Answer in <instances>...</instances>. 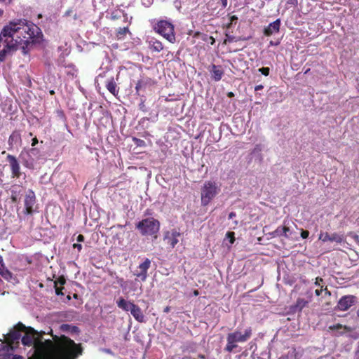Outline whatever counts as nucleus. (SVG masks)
<instances>
[{"label":"nucleus","mask_w":359,"mask_h":359,"mask_svg":"<svg viewBox=\"0 0 359 359\" xmlns=\"http://www.w3.org/2000/svg\"><path fill=\"white\" fill-rule=\"evenodd\" d=\"M42 36L41 29L32 22L25 19L10 21L0 33V62L19 46L25 49L31 43L40 42Z\"/></svg>","instance_id":"f257e3e1"},{"label":"nucleus","mask_w":359,"mask_h":359,"mask_svg":"<svg viewBox=\"0 0 359 359\" xmlns=\"http://www.w3.org/2000/svg\"><path fill=\"white\" fill-rule=\"evenodd\" d=\"M252 332V328L248 327L243 333L237 330L229 333L226 335V345L224 350L229 353L233 351L238 347V343H245L251 337Z\"/></svg>","instance_id":"f03ea898"},{"label":"nucleus","mask_w":359,"mask_h":359,"mask_svg":"<svg viewBox=\"0 0 359 359\" xmlns=\"http://www.w3.org/2000/svg\"><path fill=\"white\" fill-rule=\"evenodd\" d=\"M219 191L220 188L215 182L205 181L201 189V205H208Z\"/></svg>","instance_id":"7ed1b4c3"},{"label":"nucleus","mask_w":359,"mask_h":359,"mask_svg":"<svg viewBox=\"0 0 359 359\" xmlns=\"http://www.w3.org/2000/svg\"><path fill=\"white\" fill-rule=\"evenodd\" d=\"M136 228L140 231L142 235H149L156 238L157 233L160 229V222L153 217L146 218L139 222L136 224Z\"/></svg>","instance_id":"20e7f679"},{"label":"nucleus","mask_w":359,"mask_h":359,"mask_svg":"<svg viewBox=\"0 0 359 359\" xmlns=\"http://www.w3.org/2000/svg\"><path fill=\"white\" fill-rule=\"evenodd\" d=\"M153 29L169 42L172 43L175 42V27L172 22L165 20H161L154 25Z\"/></svg>","instance_id":"39448f33"},{"label":"nucleus","mask_w":359,"mask_h":359,"mask_svg":"<svg viewBox=\"0 0 359 359\" xmlns=\"http://www.w3.org/2000/svg\"><path fill=\"white\" fill-rule=\"evenodd\" d=\"M118 308L125 311H130L133 318L139 323L145 322L144 316L139 306L135 304L133 302L126 301L123 297H121L116 302Z\"/></svg>","instance_id":"423d86ee"},{"label":"nucleus","mask_w":359,"mask_h":359,"mask_svg":"<svg viewBox=\"0 0 359 359\" xmlns=\"http://www.w3.org/2000/svg\"><path fill=\"white\" fill-rule=\"evenodd\" d=\"M81 348L79 345L74 343V341L69 340L67 346L58 348L56 354L58 359H75L81 354Z\"/></svg>","instance_id":"0eeeda50"},{"label":"nucleus","mask_w":359,"mask_h":359,"mask_svg":"<svg viewBox=\"0 0 359 359\" xmlns=\"http://www.w3.org/2000/svg\"><path fill=\"white\" fill-rule=\"evenodd\" d=\"M313 295L310 292H307V299L299 297L297 298L295 304L289 307L291 313H301L302 309L306 307L312 301Z\"/></svg>","instance_id":"6e6552de"},{"label":"nucleus","mask_w":359,"mask_h":359,"mask_svg":"<svg viewBox=\"0 0 359 359\" xmlns=\"http://www.w3.org/2000/svg\"><path fill=\"white\" fill-rule=\"evenodd\" d=\"M36 203V196L34 192L32 189H29L24 199L25 210L24 213L26 215H32L34 212L35 210L34 206Z\"/></svg>","instance_id":"1a4fd4ad"},{"label":"nucleus","mask_w":359,"mask_h":359,"mask_svg":"<svg viewBox=\"0 0 359 359\" xmlns=\"http://www.w3.org/2000/svg\"><path fill=\"white\" fill-rule=\"evenodd\" d=\"M104 79V76L100 74L95 81V85L96 87L100 88V84L104 83L107 90L114 95H116L118 93V88H117V85L114 81V78L111 77L110 79H107L105 81H102Z\"/></svg>","instance_id":"9d476101"},{"label":"nucleus","mask_w":359,"mask_h":359,"mask_svg":"<svg viewBox=\"0 0 359 359\" xmlns=\"http://www.w3.org/2000/svg\"><path fill=\"white\" fill-rule=\"evenodd\" d=\"M6 161L9 163L11 172V177L16 179L20 178L22 175V172L18 158L13 155L8 154L6 156Z\"/></svg>","instance_id":"9b49d317"},{"label":"nucleus","mask_w":359,"mask_h":359,"mask_svg":"<svg viewBox=\"0 0 359 359\" xmlns=\"http://www.w3.org/2000/svg\"><path fill=\"white\" fill-rule=\"evenodd\" d=\"M357 302V298L354 295H345L341 297L338 301L337 309L341 311L348 310Z\"/></svg>","instance_id":"f8f14e48"},{"label":"nucleus","mask_w":359,"mask_h":359,"mask_svg":"<svg viewBox=\"0 0 359 359\" xmlns=\"http://www.w3.org/2000/svg\"><path fill=\"white\" fill-rule=\"evenodd\" d=\"M39 153V150L36 148H32L29 149L28 152H27V157L23 156V153L22 152L20 154V157L22 158V162L23 165L30 170H34L35 167V161L34 159L31 156V154H37Z\"/></svg>","instance_id":"ddd939ff"},{"label":"nucleus","mask_w":359,"mask_h":359,"mask_svg":"<svg viewBox=\"0 0 359 359\" xmlns=\"http://www.w3.org/2000/svg\"><path fill=\"white\" fill-rule=\"evenodd\" d=\"M25 335L22 337V344L25 346H31L34 343V336L38 334V332L32 327H26L24 331Z\"/></svg>","instance_id":"4468645a"},{"label":"nucleus","mask_w":359,"mask_h":359,"mask_svg":"<svg viewBox=\"0 0 359 359\" xmlns=\"http://www.w3.org/2000/svg\"><path fill=\"white\" fill-rule=\"evenodd\" d=\"M181 236V233L176 229L168 231L164 233V241H167V243L172 248H174L178 243V238Z\"/></svg>","instance_id":"2eb2a0df"},{"label":"nucleus","mask_w":359,"mask_h":359,"mask_svg":"<svg viewBox=\"0 0 359 359\" xmlns=\"http://www.w3.org/2000/svg\"><path fill=\"white\" fill-rule=\"evenodd\" d=\"M151 265V260L146 258L145 260L139 265L138 270L134 273V275L140 278L142 281H145L147 278V271Z\"/></svg>","instance_id":"dca6fc26"},{"label":"nucleus","mask_w":359,"mask_h":359,"mask_svg":"<svg viewBox=\"0 0 359 359\" xmlns=\"http://www.w3.org/2000/svg\"><path fill=\"white\" fill-rule=\"evenodd\" d=\"M25 330L26 326L23 323L21 322L18 323L14 327V329L8 334V339L12 343L15 341H18L21 337L20 332Z\"/></svg>","instance_id":"f3484780"},{"label":"nucleus","mask_w":359,"mask_h":359,"mask_svg":"<svg viewBox=\"0 0 359 359\" xmlns=\"http://www.w3.org/2000/svg\"><path fill=\"white\" fill-rule=\"evenodd\" d=\"M281 22L280 19H277L273 22L270 23L264 29V34L266 36H271L274 34L278 33L280 31Z\"/></svg>","instance_id":"a211bd4d"},{"label":"nucleus","mask_w":359,"mask_h":359,"mask_svg":"<svg viewBox=\"0 0 359 359\" xmlns=\"http://www.w3.org/2000/svg\"><path fill=\"white\" fill-rule=\"evenodd\" d=\"M8 143L10 149L20 146L22 144L20 133L18 130H14L9 136Z\"/></svg>","instance_id":"6ab92c4d"},{"label":"nucleus","mask_w":359,"mask_h":359,"mask_svg":"<svg viewBox=\"0 0 359 359\" xmlns=\"http://www.w3.org/2000/svg\"><path fill=\"white\" fill-rule=\"evenodd\" d=\"M212 70V77L215 81H219L222 79L223 75H224V70L222 69V67L217 66L215 65H211Z\"/></svg>","instance_id":"aec40b11"},{"label":"nucleus","mask_w":359,"mask_h":359,"mask_svg":"<svg viewBox=\"0 0 359 359\" xmlns=\"http://www.w3.org/2000/svg\"><path fill=\"white\" fill-rule=\"evenodd\" d=\"M290 231V229L289 227L286 226H279L277 227V229L272 232V236L273 237H285L288 238V233Z\"/></svg>","instance_id":"412c9836"},{"label":"nucleus","mask_w":359,"mask_h":359,"mask_svg":"<svg viewBox=\"0 0 359 359\" xmlns=\"http://www.w3.org/2000/svg\"><path fill=\"white\" fill-rule=\"evenodd\" d=\"M66 280L64 277H59L54 282V287L57 295H63L62 290H63V285L65 284Z\"/></svg>","instance_id":"4be33fe9"},{"label":"nucleus","mask_w":359,"mask_h":359,"mask_svg":"<svg viewBox=\"0 0 359 359\" xmlns=\"http://www.w3.org/2000/svg\"><path fill=\"white\" fill-rule=\"evenodd\" d=\"M44 334V332H38V334L34 336V343L33 345L36 349L41 351L45 349V343L42 341V337Z\"/></svg>","instance_id":"5701e85b"},{"label":"nucleus","mask_w":359,"mask_h":359,"mask_svg":"<svg viewBox=\"0 0 359 359\" xmlns=\"http://www.w3.org/2000/svg\"><path fill=\"white\" fill-rule=\"evenodd\" d=\"M149 48L153 52H161L163 49V45L161 41L153 39L149 41Z\"/></svg>","instance_id":"b1692460"},{"label":"nucleus","mask_w":359,"mask_h":359,"mask_svg":"<svg viewBox=\"0 0 359 359\" xmlns=\"http://www.w3.org/2000/svg\"><path fill=\"white\" fill-rule=\"evenodd\" d=\"M335 242L336 243L341 244L345 242V236L343 234H339L336 232L330 234V241Z\"/></svg>","instance_id":"393cba45"},{"label":"nucleus","mask_w":359,"mask_h":359,"mask_svg":"<svg viewBox=\"0 0 359 359\" xmlns=\"http://www.w3.org/2000/svg\"><path fill=\"white\" fill-rule=\"evenodd\" d=\"M342 329L344 330V332H340V334H343L345 332H351V328L350 327H348L346 325H341L340 323H337L336 325H330L329 327V330H330L340 331Z\"/></svg>","instance_id":"a878e982"},{"label":"nucleus","mask_w":359,"mask_h":359,"mask_svg":"<svg viewBox=\"0 0 359 359\" xmlns=\"http://www.w3.org/2000/svg\"><path fill=\"white\" fill-rule=\"evenodd\" d=\"M129 32L128 27H120L116 32V38L118 40L123 39L127 33Z\"/></svg>","instance_id":"bb28decb"},{"label":"nucleus","mask_w":359,"mask_h":359,"mask_svg":"<svg viewBox=\"0 0 359 359\" xmlns=\"http://www.w3.org/2000/svg\"><path fill=\"white\" fill-rule=\"evenodd\" d=\"M60 329L63 332H76L78 331V327L76 326H72L68 324H62L60 326Z\"/></svg>","instance_id":"cd10ccee"},{"label":"nucleus","mask_w":359,"mask_h":359,"mask_svg":"<svg viewBox=\"0 0 359 359\" xmlns=\"http://www.w3.org/2000/svg\"><path fill=\"white\" fill-rule=\"evenodd\" d=\"M0 275L5 279L9 280L12 278V273L4 266L0 270Z\"/></svg>","instance_id":"c85d7f7f"},{"label":"nucleus","mask_w":359,"mask_h":359,"mask_svg":"<svg viewBox=\"0 0 359 359\" xmlns=\"http://www.w3.org/2000/svg\"><path fill=\"white\" fill-rule=\"evenodd\" d=\"M318 240L323 243L330 241V234L327 232L320 231L318 236Z\"/></svg>","instance_id":"c756f323"},{"label":"nucleus","mask_w":359,"mask_h":359,"mask_svg":"<svg viewBox=\"0 0 359 359\" xmlns=\"http://www.w3.org/2000/svg\"><path fill=\"white\" fill-rule=\"evenodd\" d=\"M147 83L143 80H139L137 81L136 86H135V90L136 92L138 93L140 90L142 88H144L147 86Z\"/></svg>","instance_id":"7c9ffc66"},{"label":"nucleus","mask_w":359,"mask_h":359,"mask_svg":"<svg viewBox=\"0 0 359 359\" xmlns=\"http://www.w3.org/2000/svg\"><path fill=\"white\" fill-rule=\"evenodd\" d=\"M238 17L235 15H231L229 17L230 22L226 25V28L229 29L233 25H236L238 21Z\"/></svg>","instance_id":"2f4dec72"},{"label":"nucleus","mask_w":359,"mask_h":359,"mask_svg":"<svg viewBox=\"0 0 359 359\" xmlns=\"http://www.w3.org/2000/svg\"><path fill=\"white\" fill-rule=\"evenodd\" d=\"M314 285L319 287L320 288H323L325 285V281L321 277L316 278Z\"/></svg>","instance_id":"473e14b6"},{"label":"nucleus","mask_w":359,"mask_h":359,"mask_svg":"<svg viewBox=\"0 0 359 359\" xmlns=\"http://www.w3.org/2000/svg\"><path fill=\"white\" fill-rule=\"evenodd\" d=\"M11 199L13 203H17L18 201V193L16 191H11Z\"/></svg>","instance_id":"72a5a7b5"},{"label":"nucleus","mask_w":359,"mask_h":359,"mask_svg":"<svg viewBox=\"0 0 359 359\" xmlns=\"http://www.w3.org/2000/svg\"><path fill=\"white\" fill-rule=\"evenodd\" d=\"M226 238L229 239V242L233 244L235 241V233L233 231H228L226 234Z\"/></svg>","instance_id":"f704fd0d"},{"label":"nucleus","mask_w":359,"mask_h":359,"mask_svg":"<svg viewBox=\"0 0 359 359\" xmlns=\"http://www.w3.org/2000/svg\"><path fill=\"white\" fill-rule=\"evenodd\" d=\"M133 141L138 147H142V146H144V144H145V142L144 140L137 138V137H133Z\"/></svg>","instance_id":"c9c22d12"},{"label":"nucleus","mask_w":359,"mask_h":359,"mask_svg":"<svg viewBox=\"0 0 359 359\" xmlns=\"http://www.w3.org/2000/svg\"><path fill=\"white\" fill-rule=\"evenodd\" d=\"M226 37H227V39H226V40H225V42H226V41H228L229 42H231V41H239V40H247V39H245H245L239 38V39H235V37H234V36H231V35H229L228 34H226Z\"/></svg>","instance_id":"e433bc0d"},{"label":"nucleus","mask_w":359,"mask_h":359,"mask_svg":"<svg viewBox=\"0 0 359 359\" xmlns=\"http://www.w3.org/2000/svg\"><path fill=\"white\" fill-rule=\"evenodd\" d=\"M259 72L266 76L269 74L270 69L269 67H262L259 69Z\"/></svg>","instance_id":"4c0bfd02"},{"label":"nucleus","mask_w":359,"mask_h":359,"mask_svg":"<svg viewBox=\"0 0 359 359\" xmlns=\"http://www.w3.org/2000/svg\"><path fill=\"white\" fill-rule=\"evenodd\" d=\"M309 231L307 230H304V229H302V231H301V237L304 239H306L309 237Z\"/></svg>","instance_id":"58836bf2"},{"label":"nucleus","mask_w":359,"mask_h":359,"mask_svg":"<svg viewBox=\"0 0 359 359\" xmlns=\"http://www.w3.org/2000/svg\"><path fill=\"white\" fill-rule=\"evenodd\" d=\"M323 292H324L325 295L330 297L332 295L331 292L328 290L327 286L325 285L323 288Z\"/></svg>","instance_id":"ea45409f"},{"label":"nucleus","mask_w":359,"mask_h":359,"mask_svg":"<svg viewBox=\"0 0 359 359\" xmlns=\"http://www.w3.org/2000/svg\"><path fill=\"white\" fill-rule=\"evenodd\" d=\"M14 0H0V3L6 6L10 5Z\"/></svg>","instance_id":"a19ab883"},{"label":"nucleus","mask_w":359,"mask_h":359,"mask_svg":"<svg viewBox=\"0 0 359 359\" xmlns=\"http://www.w3.org/2000/svg\"><path fill=\"white\" fill-rule=\"evenodd\" d=\"M43 343H45V349L47 348V347H49L52 345V341H50V339H48V340H46L45 341H43Z\"/></svg>","instance_id":"79ce46f5"},{"label":"nucleus","mask_w":359,"mask_h":359,"mask_svg":"<svg viewBox=\"0 0 359 359\" xmlns=\"http://www.w3.org/2000/svg\"><path fill=\"white\" fill-rule=\"evenodd\" d=\"M39 142L38 141V139L36 137H34L32 140V147H34L36 144H37Z\"/></svg>","instance_id":"37998d69"},{"label":"nucleus","mask_w":359,"mask_h":359,"mask_svg":"<svg viewBox=\"0 0 359 359\" xmlns=\"http://www.w3.org/2000/svg\"><path fill=\"white\" fill-rule=\"evenodd\" d=\"M322 292H323V288L316 289L315 290V294L318 297L320 296L322 294Z\"/></svg>","instance_id":"c03bdc74"},{"label":"nucleus","mask_w":359,"mask_h":359,"mask_svg":"<svg viewBox=\"0 0 359 359\" xmlns=\"http://www.w3.org/2000/svg\"><path fill=\"white\" fill-rule=\"evenodd\" d=\"M263 88H264L263 85L259 84V85H257V86L255 87V91H259V90H262Z\"/></svg>","instance_id":"a18cd8bd"},{"label":"nucleus","mask_w":359,"mask_h":359,"mask_svg":"<svg viewBox=\"0 0 359 359\" xmlns=\"http://www.w3.org/2000/svg\"><path fill=\"white\" fill-rule=\"evenodd\" d=\"M73 248H77L79 251H80L82 248V245L81 244H79V243H74L73 245Z\"/></svg>","instance_id":"49530a36"},{"label":"nucleus","mask_w":359,"mask_h":359,"mask_svg":"<svg viewBox=\"0 0 359 359\" xmlns=\"http://www.w3.org/2000/svg\"><path fill=\"white\" fill-rule=\"evenodd\" d=\"M287 4L296 6L297 4V0H288Z\"/></svg>","instance_id":"de8ad7c7"},{"label":"nucleus","mask_w":359,"mask_h":359,"mask_svg":"<svg viewBox=\"0 0 359 359\" xmlns=\"http://www.w3.org/2000/svg\"><path fill=\"white\" fill-rule=\"evenodd\" d=\"M83 240H84V237H83V235H81V234H79V235L78 236V237H77V241H79V242H81V241H83Z\"/></svg>","instance_id":"09e8293b"},{"label":"nucleus","mask_w":359,"mask_h":359,"mask_svg":"<svg viewBox=\"0 0 359 359\" xmlns=\"http://www.w3.org/2000/svg\"><path fill=\"white\" fill-rule=\"evenodd\" d=\"M236 213L234 212H231L229 214V219H232L233 217H236Z\"/></svg>","instance_id":"8fccbe9b"},{"label":"nucleus","mask_w":359,"mask_h":359,"mask_svg":"<svg viewBox=\"0 0 359 359\" xmlns=\"http://www.w3.org/2000/svg\"><path fill=\"white\" fill-rule=\"evenodd\" d=\"M222 4V6L224 8L226 7L227 6V0H220Z\"/></svg>","instance_id":"3c124183"},{"label":"nucleus","mask_w":359,"mask_h":359,"mask_svg":"<svg viewBox=\"0 0 359 359\" xmlns=\"http://www.w3.org/2000/svg\"><path fill=\"white\" fill-rule=\"evenodd\" d=\"M4 266V262H3V259L1 257V256H0V270H1V268Z\"/></svg>","instance_id":"603ef678"},{"label":"nucleus","mask_w":359,"mask_h":359,"mask_svg":"<svg viewBox=\"0 0 359 359\" xmlns=\"http://www.w3.org/2000/svg\"><path fill=\"white\" fill-rule=\"evenodd\" d=\"M170 311V306H166V307L164 309V310H163V311H164L165 313H168Z\"/></svg>","instance_id":"864d4df0"},{"label":"nucleus","mask_w":359,"mask_h":359,"mask_svg":"<svg viewBox=\"0 0 359 359\" xmlns=\"http://www.w3.org/2000/svg\"><path fill=\"white\" fill-rule=\"evenodd\" d=\"M227 96H228L229 97H233L234 96V93H233V92H229V93H227Z\"/></svg>","instance_id":"5fc2aeb1"},{"label":"nucleus","mask_w":359,"mask_h":359,"mask_svg":"<svg viewBox=\"0 0 359 359\" xmlns=\"http://www.w3.org/2000/svg\"><path fill=\"white\" fill-rule=\"evenodd\" d=\"M193 294H194V296L196 297V296H198L199 294V292L197 290H194V292H193Z\"/></svg>","instance_id":"6e6d98bb"},{"label":"nucleus","mask_w":359,"mask_h":359,"mask_svg":"<svg viewBox=\"0 0 359 359\" xmlns=\"http://www.w3.org/2000/svg\"><path fill=\"white\" fill-rule=\"evenodd\" d=\"M278 44V43H274L273 41H270V45L271 46H277Z\"/></svg>","instance_id":"4d7b16f0"},{"label":"nucleus","mask_w":359,"mask_h":359,"mask_svg":"<svg viewBox=\"0 0 359 359\" xmlns=\"http://www.w3.org/2000/svg\"><path fill=\"white\" fill-rule=\"evenodd\" d=\"M3 14H4V11L0 8V18L2 17Z\"/></svg>","instance_id":"13d9d810"},{"label":"nucleus","mask_w":359,"mask_h":359,"mask_svg":"<svg viewBox=\"0 0 359 359\" xmlns=\"http://www.w3.org/2000/svg\"><path fill=\"white\" fill-rule=\"evenodd\" d=\"M50 93H51V94H53V93H54V91H53V90H51V91H50Z\"/></svg>","instance_id":"bf43d9fd"}]
</instances>
